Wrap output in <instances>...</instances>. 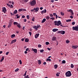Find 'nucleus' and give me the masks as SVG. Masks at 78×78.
Instances as JSON below:
<instances>
[{"label":"nucleus","instance_id":"nucleus-1","mask_svg":"<svg viewBox=\"0 0 78 78\" xmlns=\"http://www.w3.org/2000/svg\"><path fill=\"white\" fill-rule=\"evenodd\" d=\"M29 4L32 6H34L36 4V1L35 0H33L30 2Z\"/></svg>","mask_w":78,"mask_h":78},{"label":"nucleus","instance_id":"nucleus-2","mask_svg":"<svg viewBox=\"0 0 78 78\" xmlns=\"http://www.w3.org/2000/svg\"><path fill=\"white\" fill-rule=\"evenodd\" d=\"M54 23L55 26H59L61 24V22L59 20L58 21H55Z\"/></svg>","mask_w":78,"mask_h":78},{"label":"nucleus","instance_id":"nucleus-3","mask_svg":"<svg viewBox=\"0 0 78 78\" xmlns=\"http://www.w3.org/2000/svg\"><path fill=\"white\" fill-rule=\"evenodd\" d=\"M66 75L67 77H69L72 75V73L70 71H68L66 73Z\"/></svg>","mask_w":78,"mask_h":78},{"label":"nucleus","instance_id":"nucleus-4","mask_svg":"<svg viewBox=\"0 0 78 78\" xmlns=\"http://www.w3.org/2000/svg\"><path fill=\"white\" fill-rule=\"evenodd\" d=\"M33 28H34V29H35V30H36L37 31L38 30V28H41V26L39 25H37V26H34Z\"/></svg>","mask_w":78,"mask_h":78},{"label":"nucleus","instance_id":"nucleus-5","mask_svg":"<svg viewBox=\"0 0 78 78\" xmlns=\"http://www.w3.org/2000/svg\"><path fill=\"white\" fill-rule=\"evenodd\" d=\"M73 31H74V30L78 31V26H77V27H73Z\"/></svg>","mask_w":78,"mask_h":78},{"label":"nucleus","instance_id":"nucleus-6","mask_svg":"<svg viewBox=\"0 0 78 78\" xmlns=\"http://www.w3.org/2000/svg\"><path fill=\"white\" fill-rule=\"evenodd\" d=\"M58 33L61 34H65V31L63 30L59 31Z\"/></svg>","mask_w":78,"mask_h":78},{"label":"nucleus","instance_id":"nucleus-7","mask_svg":"<svg viewBox=\"0 0 78 78\" xmlns=\"http://www.w3.org/2000/svg\"><path fill=\"white\" fill-rule=\"evenodd\" d=\"M6 9L5 7H3L2 9V12H4V13H6Z\"/></svg>","mask_w":78,"mask_h":78},{"label":"nucleus","instance_id":"nucleus-8","mask_svg":"<svg viewBox=\"0 0 78 78\" xmlns=\"http://www.w3.org/2000/svg\"><path fill=\"white\" fill-rule=\"evenodd\" d=\"M32 50L34 51L35 53H37V49H34L33 48H32Z\"/></svg>","mask_w":78,"mask_h":78},{"label":"nucleus","instance_id":"nucleus-9","mask_svg":"<svg viewBox=\"0 0 78 78\" xmlns=\"http://www.w3.org/2000/svg\"><path fill=\"white\" fill-rule=\"evenodd\" d=\"M78 47V46L77 45L73 46L72 47L74 49L77 48Z\"/></svg>","mask_w":78,"mask_h":78},{"label":"nucleus","instance_id":"nucleus-10","mask_svg":"<svg viewBox=\"0 0 78 78\" xmlns=\"http://www.w3.org/2000/svg\"><path fill=\"white\" fill-rule=\"evenodd\" d=\"M47 11V10L46 9H44V10H43L41 11V14H44V13H45Z\"/></svg>","mask_w":78,"mask_h":78},{"label":"nucleus","instance_id":"nucleus-11","mask_svg":"<svg viewBox=\"0 0 78 78\" xmlns=\"http://www.w3.org/2000/svg\"><path fill=\"white\" fill-rule=\"evenodd\" d=\"M39 34H35V38L36 39L39 36Z\"/></svg>","mask_w":78,"mask_h":78},{"label":"nucleus","instance_id":"nucleus-12","mask_svg":"<svg viewBox=\"0 0 78 78\" xmlns=\"http://www.w3.org/2000/svg\"><path fill=\"white\" fill-rule=\"evenodd\" d=\"M52 41H56V37H53L52 38Z\"/></svg>","mask_w":78,"mask_h":78},{"label":"nucleus","instance_id":"nucleus-13","mask_svg":"<svg viewBox=\"0 0 78 78\" xmlns=\"http://www.w3.org/2000/svg\"><path fill=\"white\" fill-rule=\"evenodd\" d=\"M58 30V29H54L52 30V31L53 32H56Z\"/></svg>","mask_w":78,"mask_h":78},{"label":"nucleus","instance_id":"nucleus-14","mask_svg":"<svg viewBox=\"0 0 78 78\" xmlns=\"http://www.w3.org/2000/svg\"><path fill=\"white\" fill-rule=\"evenodd\" d=\"M39 7H37L36 8H34V9H35V11L37 12L39 11Z\"/></svg>","mask_w":78,"mask_h":78},{"label":"nucleus","instance_id":"nucleus-15","mask_svg":"<svg viewBox=\"0 0 78 78\" xmlns=\"http://www.w3.org/2000/svg\"><path fill=\"white\" fill-rule=\"evenodd\" d=\"M16 42V39H15L14 40H12L11 41V44H13V43H14Z\"/></svg>","mask_w":78,"mask_h":78},{"label":"nucleus","instance_id":"nucleus-16","mask_svg":"<svg viewBox=\"0 0 78 78\" xmlns=\"http://www.w3.org/2000/svg\"><path fill=\"white\" fill-rule=\"evenodd\" d=\"M25 42H29V39L26 38L25 39Z\"/></svg>","mask_w":78,"mask_h":78},{"label":"nucleus","instance_id":"nucleus-17","mask_svg":"<svg viewBox=\"0 0 78 78\" xmlns=\"http://www.w3.org/2000/svg\"><path fill=\"white\" fill-rule=\"evenodd\" d=\"M38 63L39 65H40V64H41V63H42V62H41V61L40 60H38Z\"/></svg>","mask_w":78,"mask_h":78},{"label":"nucleus","instance_id":"nucleus-18","mask_svg":"<svg viewBox=\"0 0 78 78\" xmlns=\"http://www.w3.org/2000/svg\"><path fill=\"white\" fill-rule=\"evenodd\" d=\"M45 21H46V19H44L42 20L41 23H44Z\"/></svg>","mask_w":78,"mask_h":78},{"label":"nucleus","instance_id":"nucleus-19","mask_svg":"<svg viewBox=\"0 0 78 78\" xmlns=\"http://www.w3.org/2000/svg\"><path fill=\"white\" fill-rule=\"evenodd\" d=\"M59 74H60V73H57L56 74V76H59Z\"/></svg>","mask_w":78,"mask_h":78},{"label":"nucleus","instance_id":"nucleus-20","mask_svg":"<svg viewBox=\"0 0 78 78\" xmlns=\"http://www.w3.org/2000/svg\"><path fill=\"white\" fill-rule=\"evenodd\" d=\"M17 10H16L13 12V14H17Z\"/></svg>","mask_w":78,"mask_h":78},{"label":"nucleus","instance_id":"nucleus-21","mask_svg":"<svg viewBox=\"0 0 78 78\" xmlns=\"http://www.w3.org/2000/svg\"><path fill=\"white\" fill-rule=\"evenodd\" d=\"M60 14L61 15V16H64V12H60Z\"/></svg>","mask_w":78,"mask_h":78},{"label":"nucleus","instance_id":"nucleus-22","mask_svg":"<svg viewBox=\"0 0 78 78\" xmlns=\"http://www.w3.org/2000/svg\"><path fill=\"white\" fill-rule=\"evenodd\" d=\"M4 59H5V57H2V58L1 59V62H2V61L3 60H4Z\"/></svg>","mask_w":78,"mask_h":78},{"label":"nucleus","instance_id":"nucleus-23","mask_svg":"<svg viewBox=\"0 0 78 78\" xmlns=\"http://www.w3.org/2000/svg\"><path fill=\"white\" fill-rule=\"evenodd\" d=\"M54 67H55V69H57V68H58V65H54Z\"/></svg>","mask_w":78,"mask_h":78},{"label":"nucleus","instance_id":"nucleus-24","mask_svg":"<svg viewBox=\"0 0 78 78\" xmlns=\"http://www.w3.org/2000/svg\"><path fill=\"white\" fill-rule=\"evenodd\" d=\"M15 34L12 35L11 37H12V38H13V37H15Z\"/></svg>","mask_w":78,"mask_h":78},{"label":"nucleus","instance_id":"nucleus-25","mask_svg":"<svg viewBox=\"0 0 78 78\" xmlns=\"http://www.w3.org/2000/svg\"><path fill=\"white\" fill-rule=\"evenodd\" d=\"M68 12H72V10L70 9L69 10H67Z\"/></svg>","mask_w":78,"mask_h":78},{"label":"nucleus","instance_id":"nucleus-26","mask_svg":"<svg viewBox=\"0 0 78 78\" xmlns=\"http://www.w3.org/2000/svg\"><path fill=\"white\" fill-rule=\"evenodd\" d=\"M46 19L47 20H49V19H50V16H47L46 17Z\"/></svg>","mask_w":78,"mask_h":78},{"label":"nucleus","instance_id":"nucleus-27","mask_svg":"<svg viewBox=\"0 0 78 78\" xmlns=\"http://www.w3.org/2000/svg\"><path fill=\"white\" fill-rule=\"evenodd\" d=\"M71 68H73V67H74V66H73V64H71Z\"/></svg>","mask_w":78,"mask_h":78},{"label":"nucleus","instance_id":"nucleus-28","mask_svg":"<svg viewBox=\"0 0 78 78\" xmlns=\"http://www.w3.org/2000/svg\"><path fill=\"white\" fill-rule=\"evenodd\" d=\"M66 63V61L63 60L62 62V64H65Z\"/></svg>","mask_w":78,"mask_h":78},{"label":"nucleus","instance_id":"nucleus-29","mask_svg":"<svg viewBox=\"0 0 78 78\" xmlns=\"http://www.w3.org/2000/svg\"><path fill=\"white\" fill-rule=\"evenodd\" d=\"M14 25H18V23L17 22H14L13 23Z\"/></svg>","mask_w":78,"mask_h":78},{"label":"nucleus","instance_id":"nucleus-30","mask_svg":"<svg viewBox=\"0 0 78 78\" xmlns=\"http://www.w3.org/2000/svg\"><path fill=\"white\" fill-rule=\"evenodd\" d=\"M17 27H18V28H21V27L20 26V25L19 24H18L17 25Z\"/></svg>","mask_w":78,"mask_h":78},{"label":"nucleus","instance_id":"nucleus-31","mask_svg":"<svg viewBox=\"0 0 78 78\" xmlns=\"http://www.w3.org/2000/svg\"><path fill=\"white\" fill-rule=\"evenodd\" d=\"M46 61H50H50H51V59L48 58V59H47Z\"/></svg>","mask_w":78,"mask_h":78},{"label":"nucleus","instance_id":"nucleus-32","mask_svg":"<svg viewBox=\"0 0 78 78\" xmlns=\"http://www.w3.org/2000/svg\"><path fill=\"white\" fill-rule=\"evenodd\" d=\"M70 21H71V20H66V22H70Z\"/></svg>","mask_w":78,"mask_h":78},{"label":"nucleus","instance_id":"nucleus-33","mask_svg":"<svg viewBox=\"0 0 78 78\" xmlns=\"http://www.w3.org/2000/svg\"><path fill=\"white\" fill-rule=\"evenodd\" d=\"M44 51V49H42L40 50V53H42V52H43Z\"/></svg>","mask_w":78,"mask_h":78},{"label":"nucleus","instance_id":"nucleus-34","mask_svg":"<svg viewBox=\"0 0 78 78\" xmlns=\"http://www.w3.org/2000/svg\"><path fill=\"white\" fill-rule=\"evenodd\" d=\"M19 62L20 63V64H22V61L21 60H19Z\"/></svg>","mask_w":78,"mask_h":78},{"label":"nucleus","instance_id":"nucleus-35","mask_svg":"<svg viewBox=\"0 0 78 78\" xmlns=\"http://www.w3.org/2000/svg\"><path fill=\"white\" fill-rule=\"evenodd\" d=\"M66 43H67V44H68V43H69V42H70V41L69 40H66Z\"/></svg>","mask_w":78,"mask_h":78},{"label":"nucleus","instance_id":"nucleus-36","mask_svg":"<svg viewBox=\"0 0 78 78\" xmlns=\"http://www.w3.org/2000/svg\"><path fill=\"white\" fill-rule=\"evenodd\" d=\"M24 78H30V77L28 76V75H27L24 77Z\"/></svg>","mask_w":78,"mask_h":78},{"label":"nucleus","instance_id":"nucleus-37","mask_svg":"<svg viewBox=\"0 0 78 78\" xmlns=\"http://www.w3.org/2000/svg\"><path fill=\"white\" fill-rule=\"evenodd\" d=\"M50 17H53V15L52 14H50Z\"/></svg>","mask_w":78,"mask_h":78},{"label":"nucleus","instance_id":"nucleus-38","mask_svg":"<svg viewBox=\"0 0 78 78\" xmlns=\"http://www.w3.org/2000/svg\"><path fill=\"white\" fill-rule=\"evenodd\" d=\"M52 20H55V18L54 17H52V18H50Z\"/></svg>","mask_w":78,"mask_h":78},{"label":"nucleus","instance_id":"nucleus-39","mask_svg":"<svg viewBox=\"0 0 78 78\" xmlns=\"http://www.w3.org/2000/svg\"><path fill=\"white\" fill-rule=\"evenodd\" d=\"M45 44L47 45H48V44H49V42H45Z\"/></svg>","mask_w":78,"mask_h":78},{"label":"nucleus","instance_id":"nucleus-40","mask_svg":"<svg viewBox=\"0 0 78 78\" xmlns=\"http://www.w3.org/2000/svg\"><path fill=\"white\" fill-rule=\"evenodd\" d=\"M22 9H19V12H21V11H22Z\"/></svg>","mask_w":78,"mask_h":78},{"label":"nucleus","instance_id":"nucleus-41","mask_svg":"<svg viewBox=\"0 0 78 78\" xmlns=\"http://www.w3.org/2000/svg\"><path fill=\"white\" fill-rule=\"evenodd\" d=\"M11 24H9V25L8 26V27L9 28V27H11Z\"/></svg>","mask_w":78,"mask_h":78},{"label":"nucleus","instance_id":"nucleus-42","mask_svg":"<svg viewBox=\"0 0 78 78\" xmlns=\"http://www.w3.org/2000/svg\"><path fill=\"white\" fill-rule=\"evenodd\" d=\"M27 19H30V17H29V15H27Z\"/></svg>","mask_w":78,"mask_h":78},{"label":"nucleus","instance_id":"nucleus-43","mask_svg":"<svg viewBox=\"0 0 78 78\" xmlns=\"http://www.w3.org/2000/svg\"><path fill=\"white\" fill-rule=\"evenodd\" d=\"M19 69L17 68L15 70V72H17L19 70Z\"/></svg>","mask_w":78,"mask_h":78},{"label":"nucleus","instance_id":"nucleus-44","mask_svg":"<svg viewBox=\"0 0 78 78\" xmlns=\"http://www.w3.org/2000/svg\"><path fill=\"white\" fill-rule=\"evenodd\" d=\"M35 19V18H34V17L32 19V21H33V22H34V21Z\"/></svg>","mask_w":78,"mask_h":78},{"label":"nucleus","instance_id":"nucleus-45","mask_svg":"<svg viewBox=\"0 0 78 78\" xmlns=\"http://www.w3.org/2000/svg\"><path fill=\"white\" fill-rule=\"evenodd\" d=\"M35 9H34H34H32V10H30V11H31V12H33V11H34Z\"/></svg>","mask_w":78,"mask_h":78},{"label":"nucleus","instance_id":"nucleus-46","mask_svg":"<svg viewBox=\"0 0 78 78\" xmlns=\"http://www.w3.org/2000/svg\"><path fill=\"white\" fill-rule=\"evenodd\" d=\"M75 24V22H73L72 23V25H74Z\"/></svg>","mask_w":78,"mask_h":78},{"label":"nucleus","instance_id":"nucleus-47","mask_svg":"<svg viewBox=\"0 0 78 78\" xmlns=\"http://www.w3.org/2000/svg\"><path fill=\"white\" fill-rule=\"evenodd\" d=\"M38 47H39V48H41V45L39 44L38 45Z\"/></svg>","mask_w":78,"mask_h":78},{"label":"nucleus","instance_id":"nucleus-48","mask_svg":"<svg viewBox=\"0 0 78 78\" xmlns=\"http://www.w3.org/2000/svg\"><path fill=\"white\" fill-rule=\"evenodd\" d=\"M71 15H73V14H74V13H73V11H72V12H71Z\"/></svg>","mask_w":78,"mask_h":78},{"label":"nucleus","instance_id":"nucleus-49","mask_svg":"<svg viewBox=\"0 0 78 78\" xmlns=\"http://www.w3.org/2000/svg\"><path fill=\"white\" fill-rule=\"evenodd\" d=\"M55 16H56V19H57L58 18V15H57L55 14Z\"/></svg>","mask_w":78,"mask_h":78},{"label":"nucleus","instance_id":"nucleus-50","mask_svg":"<svg viewBox=\"0 0 78 78\" xmlns=\"http://www.w3.org/2000/svg\"><path fill=\"white\" fill-rule=\"evenodd\" d=\"M9 54V52H7L6 53V55H8Z\"/></svg>","mask_w":78,"mask_h":78},{"label":"nucleus","instance_id":"nucleus-51","mask_svg":"<svg viewBox=\"0 0 78 78\" xmlns=\"http://www.w3.org/2000/svg\"><path fill=\"white\" fill-rule=\"evenodd\" d=\"M70 18H71V19H73V16H70Z\"/></svg>","mask_w":78,"mask_h":78},{"label":"nucleus","instance_id":"nucleus-52","mask_svg":"<svg viewBox=\"0 0 78 78\" xmlns=\"http://www.w3.org/2000/svg\"><path fill=\"white\" fill-rule=\"evenodd\" d=\"M22 11H26V10L25 9H22Z\"/></svg>","mask_w":78,"mask_h":78},{"label":"nucleus","instance_id":"nucleus-53","mask_svg":"<svg viewBox=\"0 0 78 78\" xmlns=\"http://www.w3.org/2000/svg\"><path fill=\"white\" fill-rule=\"evenodd\" d=\"M7 5L9 6V7H10V5L8 4H7Z\"/></svg>","mask_w":78,"mask_h":78},{"label":"nucleus","instance_id":"nucleus-54","mask_svg":"<svg viewBox=\"0 0 78 78\" xmlns=\"http://www.w3.org/2000/svg\"><path fill=\"white\" fill-rule=\"evenodd\" d=\"M28 50H29V48H27L26 50V51H28Z\"/></svg>","mask_w":78,"mask_h":78},{"label":"nucleus","instance_id":"nucleus-55","mask_svg":"<svg viewBox=\"0 0 78 78\" xmlns=\"http://www.w3.org/2000/svg\"><path fill=\"white\" fill-rule=\"evenodd\" d=\"M40 9L41 10H42V9H43V7H40Z\"/></svg>","mask_w":78,"mask_h":78},{"label":"nucleus","instance_id":"nucleus-56","mask_svg":"<svg viewBox=\"0 0 78 78\" xmlns=\"http://www.w3.org/2000/svg\"><path fill=\"white\" fill-rule=\"evenodd\" d=\"M29 34H30V36H31V32H29Z\"/></svg>","mask_w":78,"mask_h":78},{"label":"nucleus","instance_id":"nucleus-57","mask_svg":"<svg viewBox=\"0 0 78 78\" xmlns=\"http://www.w3.org/2000/svg\"><path fill=\"white\" fill-rule=\"evenodd\" d=\"M10 8H13V5H10Z\"/></svg>","mask_w":78,"mask_h":78},{"label":"nucleus","instance_id":"nucleus-58","mask_svg":"<svg viewBox=\"0 0 78 78\" xmlns=\"http://www.w3.org/2000/svg\"><path fill=\"white\" fill-rule=\"evenodd\" d=\"M22 18H24L25 17V16H22Z\"/></svg>","mask_w":78,"mask_h":78},{"label":"nucleus","instance_id":"nucleus-59","mask_svg":"<svg viewBox=\"0 0 78 78\" xmlns=\"http://www.w3.org/2000/svg\"><path fill=\"white\" fill-rule=\"evenodd\" d=\"M46 62H44L43 63L44 65H45L46 64Z\"/></svg>","mask_w":78,"mask_h":78},{"label":"nucleus","instance_id":"nucleus-60","mask_svg":"<svg viewBox=\"0 0 78 78\" xmlns=\"http://www.w3.org/2000/svg\"><path fill=\"white\" fill-rule=\"evenodd\" d=\"M24 21L25 22H27V19H25L24 20Z\"/></svg>","mask_w":78,"mask_h":78},{"label":"nucleus","instance_id":"nucleus-61","mask_svg":"<svg viewBox=\"0 0 78 78\" xmlns=\"http://www.w3.org/2000/svg\"><path fill=\"white\" fill-rule=\"evenodd\" d=\"M24 53H25V54H27V51H24Z\"/></svg>","mask_w":78,"mask_h":78},{"label":"nucleus","instance_id":"nucleus-62","mask_svg":"<svg viewBox=\"0 0 78 78\" xmlns=\"http://www.w3.org/2000/svg\"><path fill=\"white\" fill-rule=\"evenodd\" d=\"M25 26L23 27V30H25Z\"/></svg>","mask_w":78,"mask_h":78},{"label":"nucleus","instance_id":"nucleus-63","mask_svg":"<svg viewBox=\"0 0 78 78\" xmlns=\"http://www.w3.org/2000/svg\"><path fill=\"white\" fill-rule=\"evenodd\" d=\"M12 5H14V2H12Z\"/></svg>","mask_w":78,"mask_h":78},{"label":"nucleus","instance_id":"nucleus-64","mask_svg":"<svg viewBox=\"0 0 78 78\" xmlns=\"http://www.w3.org/2000/svg\"><path fill=\"white\" fill-rule=\"evenodd\" d=\"M48 50H49V51H50V50H51V49H50V48H48Z\"/></svg>","mask_w":78,"mask_h":78}]
</instances>
